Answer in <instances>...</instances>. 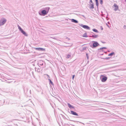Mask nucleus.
I'll list each match as a JSON object with an SVG mask.
<instances>
[{
	"label": "nucleus",
	"mask_w": 126,
	"mask_h": 126,
	"mask_svg": "<svg viewBox=\"0 0 126 126\" xmlns=\"http://www.w3.org/2000/svg\"><path fill=\"white\" fill-rule=\"evenodd\" d=\"M92 43L93 45H90V46L92 48H95L98 46L99 45L98 43L96 41H92Z\"/></svg>",
	"instance_id": "obj_1"
},
{
	"label": "nucleus",
	"mask_w": 126,
	"mask_h": 126,
	"mask_svg": "<svg viewBox=\"0 0 126 126\" xmlns=\"http://www.w3.org/2000/svg\"><path fill=\"white\" fill-rule=\"evenodd\" d=\"M38 66L40 67H42L41 66H43L42 67V68H43L45 65V63L42 60L39 61L38 62Z\"/></svg>",
	"instance_id": "obj_2"
},
{
	"label": "nucleus",
	"mask_w": 126,
	"mask_h": 126,
	"mask_svg": "<svg viewBox=\"0 0 126 126\" xmlns=\"http://www.w3.org/2000/svg\"><path fill=\"white\" fill-rule=\"evenodd\" d=\"M7 20L4 18H1L0 20V26L3 25L6 22Z\"/></svg>",
	"instance_id": "obj_3"
},
{
	"label": "nucleus",
	"mask_w": 126,
	"mask_h": 126,
	"mask_svg": "<svg viewBox=\"0 0 126 126\" xmlns=\"http://www.w3.org/2000/svg\"><path fill=\"white\" fill-rule=\"evenodd\" d=\"M79 25L84 29H86L89 30H90V28L87 25H84L82 24H79Z\"/></svg>",
	"instance_id": "obj_4"
},
{
	"label": "nucleus",
	"mask_w": 126,
	"mask_h": 126,
	"mask_svg": "<svg viewBox=\"0 0 126 126\" xmlns=\"http://www.w3.org/2000/svg\"><path fill=\"white\" fill-rule=\"evenodd\" d=\"M35 49L36 50L39 51H44L45 50V49L42 48L36 47L35 48Z\"/></svg>",
	"instance_id": "obj_5"
},
{
	"label": "nucleus",
	"mask_w": 126,
	"mask_h": 126,
	"mask_svg": "<svg viewBox=\"0 0 126 126\" xmlns=\"http://www.w3.org/2000/svg\"><path fill=\"white\" fill-rule=\"evenodd\" d=\"M103 77L102 78L101 81L102 82H105L107 80V77L103 76Z\"/></svg>",
	"instance_id": "obj_6"
},
{
	"label": "nucleus",
	"mask_w": 126,
	"mask_h": 126,
	"mask_svg": "<svg viewBox=\"0 0 126 126\" xmlns=\"http://www.w3.org/2000/svg\"><path fill=\"white\" fill-rule=\"evenodd\" d=\"M41 13L43 16H45L47 13V11L45 10H42L41 11Z\"/></svg>",
	"instance_id": "obj_7"
},
{
	"label": "nucleus",
	"mask_w": 126,
	"mask_h": 126,
	"mask_svg": "<svg viewBox=\"0 0 126 126\" xmlns=\"http://www.w3.org/2000/svg\"><path fill=\"white\" fill-rule=\"evenodd\" d=\"M71 113L72 114L76 116H78V114L76 112L73 111H70Z\"/></svg>",
	"instance_id": "obj_8"
},
{
	"label": "nucleus",
	"mask_w": 126,
	"mask_h": 126,
	"mask_svg": "<svg viewBox=\"0 0 126 126\" xmlns=\"http://www.w3.org/2000/svg\"><path fill=\"white\" fill-rule=\"evenodd\" d=\"M24 35L26 36H27L28 35L23 29L20 31Z\"/></svg>",
	"instance_id": "obj_9"
},
{
	"label": "nucleus",
	"mask_w": 126,
	"mask_h": 126,
	"mask_svg": "<svg viewBox=\"0 0 126 126\" xmlns=\"http://www.w3.org/2000/svg\"><path fill=\"white\" fill-rule=\"evenodd\" d=\"M98 35H92V36H91L90 37H92L94 38H96L98 37Z\"/></svg>",
	"instance_id": "obj_10"
},
{
	"label": "nucleus",
	"mask_w": 126,
	"mask_h": 126,
	"mask_svg": "<svg viewBox=\"0 0 126 126\" xmlns=\"http://www.w3.org/2000/svg\"><path fill=\"white\" fill-rule=\"evenodd\" d=\"M50 9V7H46L44 8V9L46 10L47 13H48Z\"/></svg>",
	"instance_id": "obj_11"
},
{
	"label": "nucleus",
	"mask_w": 126,
	"mask_h": 126,
	"mask_svg": "<svg viewBox=\"0 0 126 126\" xmlns=\"http://www.w3.org/2000/svg\"><path fill=\"white\" fill-rule=\"evenodd\" d=\"M114 6L115 7L114 10L115 11H117L118 8V6L116 4H114Z\"/></svg>",
	"instance_id": "obj_12"
},
{
	"label": "nucleus",
	"mask_w": 126,
	"mask_h": 126,
	"mask_svg": "<svg viewBox=\"0 0 126 126\" xmlns=\"http://www.w3.org/2000/svg\"><path fill=\"white\" fill-rule=\"evenodd\" d=\"M71 21L72 22L77 23L78 22V21L76 20L73 19H71Z\"/></svg>",
	"instance_id": "obj_13"
},
{
	"label": "nucleus",
	"mask_w": 126,
	"mask_h": 126,
	"mask_svg": "<svg viewBox=\"0 0 126 126\" xmlns=\"http://www.w3.org/2000/svg\"><path fill=\"white\" fill-rule=\"evenodd\" d=\"M67 104L68 106L70 108H74V107L71 105L69 103H68Z\"/></svg>",
	"instance_id": "obj_14"
},
{
	"label": "nucleus",
	"mask_w": 126,
	"mask_h": 126,
	"mask_svg": "<svg viewBox=\"0 0 126 126\" xmlns=\"http://www.w3.org/2000/svg\"><path fill=\"white\" fill-rule=\"evenodd\" d=\"M114 54V52H112L111 53H110L108 55V56H112Z\"/></svg>",
	"instance_id": "obj_15"
},
{
	"label": "nucleus",
	"mask_w": 126,
	"mask_h": 126,
	"mask_svg": "<svg viewBox=\"0 0 126 126\" xmlns=\"http://www.w3.org/2000/svg\"><path fill=\"white\" fill-rule=\"evenodd\" d=\"M48 80L50 82V84H51L52 85H53L54 84L51 81V80L50 79H48Z\"/></svg>",
	"instance_id": "obj_16"
},
{
	"label": "nucleus",
	"mask_w": 126,
	"mask_h": 126,
	"mask_svg": "<svg viewBox=\"0 0 126 126\" xmlns=\"http://www.w3.org/2000/svg\"><path fill=\"white\" fill-rule=\"evenodd\" d=\"M83 36L84 37H88L87 35V33H84L83 35Z\"/></svg>",
	"instance_id": "obj_17"
},
{
	"label": "nucleus",
	"mask_w": 126,
	"mask_h": 126,
	"mask_svg": "<svg viewBox=\"0 0 126 126\" xmlns=\"http://www.w3.org/2000/svg\"><path fill=\"white\" fill-rule=\"evenodd\" d=\"M93 31L94 32H96L98 33V31L96 29H93Z\"/></svg>",
	"instance_id": "obj_18"
},
{
	"label": "nucleus",
	"mask_w": 126,
	"mask_h": 126,
	"mask_svg": "<svg viewBox=\"0 0 126 126\" xmlns=\"http://www.w3.org/2000/svg\"><path fill=\"white\" fill-rule=\"evenodd\" d=\"M18 29L19 30V31L20 32L22 30V29L18 25Z\"/></svg>",
	"instance_id": "obj_19"
},
{
	"label": "nucleus",
	"mask_w": 126,
	"mask_h": 126,
	"mask_svg": "<svg viewBox=\"0 0 126 126\" xmlns=\"http://www.w3.org/2000/svg\"><path fill=\"white\" fill-rule=\"evenodd\" d=\"M35 70L36 71H37L38 72H39L40 71V70L39 69L37 68H35Z\"/></svg>",
	"instance_id": "obj_20"
},
{
	"label": "nucleus",
	"mask_w": 126,
	"mask_h": 126,
	"mask_svg": "<svg viewBox=\"0 0 126 126\" xmlns=\"http://www.w3.org/2000/svg\"><path fill=\"white\" fill-rule=\"evenodd\" d=\"M71 55L70 54H68L67 55L66 57V58H70V57Z\"/></svg>",
	"instance_id": "obj_21"
},
{
	"label": "nucleus",
	"mask_w": 126,
	"mask_h": 126,
	"mask_svg": "<svg viewBox=\"0 0 126 126\" xmlns=\"http://www.w3.org/2000/svg\"><path fill=\"white\" fill-rule=\"evenodd\" d=\"M106 49V47H102L100 48L99 49H98V50H101L102 49Z\"/></svg>",
	"instance_id": "obj_22"
},
{
	"label": "nucleus",
	"mask_w": 126,
	"mask_h": 126,
	"mask_svg": "<svg viewBox=\"0 0 126 126\" xmlns=\"http://www.w3.org/2000/svg\"><path fill=\"white\" fill-rule=\"evenodd\" d=\"M94 5L93 4H91V7L90 8L93 9L94 8Z\"/></svg>",
	"instance_id": "obj_23"
},
{
	"label": "nucleus",
	"mask_w": 126,
	"mask_h": 126,
	"mask_svg": "<svg viewBox=\"0 0 126 126\" xmlns=\"http://www.w3.org/2000/svg\"><path fill=\"white\" fill-rule=\"evenodd\" d=\"M99 2L100 4H102L103 3V0H100Z\"/></svg>",
	"instance_id": "obj_24"
},
{
	"label": "nucleus",
	"mask_w": 126,
	"mask_h": 126,
	"mask_svg": "<svg viewBox=\"0 0 126 126\" xmlns=\"http://www.w3.org/2000/svg\"><path fill=\"white\" fill-rule=\"evenodd\" d=\"M98 2H96V5L97 6H98Z\"/></svg>",
	"instance_id": "obj_25"
},
{
	"label": "nucleus",
	"mask_w": 126,
	"mask_h": 126,
	"mask_svg": "<svg viewBox=\"0 0 126 126\" xmlns=\"http://www.w3.org/2000/svg\"><path fill=\"white\" fill-rule=\"evenodd\" d=\"M86 49V47H83L82 48V50H85Z\"/></svg>",
	"instance_id": "obj_26"
},
{
	"label": "nucleus",
	"mask_w": 126,
	"mask_h": 126,
	"mask_svg": "<svg viewBox=\"0 0 126 126\" xmlns=\"http://www.w3.org/2000/svg\"><path fill=\"white\" fill-rule=\"evenodd\" d=\"M123 28L125 29H126V26L125 25H124L123 26Z\"/></svg>",
	"instance_id": "obj_27"
},
{
	"label": "nucleus",
	"mask_w": 126,
	"mask_h": 126,
	"mask_svg": "<svg viewBox=\"0 0 126 126\" xmlns=\"http://www.w3.org/2000/svg\"><path fill=\"white\" fill-rule=\"evenodd\" d=\"M75 75H73L72 76V79H74V78L75 77Z\"/></svg>",
	"instance_id": "obj_28"
},
{
	"label": "nucleus",
	"mask_w": 126,
	"mask_h": 126,
	"mask_svg": "<svg viewBox=\"0 0 126 126\" xmlns=\"http://www.w3.org/2000/svg\"><path fill=\"white\" fill-rule=\"evenodd\" d=\"M95 0V2H98V0Z\"/></svg>",
	"instance_id": "obj_29"
},
{
	"label": "nucleus",
	"mask_w": 126,
	"mask_h": 126,
	"mask_svg": "<svg viewBox=\"0 0 126 126\" xmlns=\"http://www.w3.org/2000/svg\"><path fill=\"white\" fill-rule=\"evenodd\" d=\"M90 2H91V3H93L92 0H90Z\"/></svg>",
	"instance_id": "obj_30"
},
{
	"label": "nucleus",
	"mask_w": 126,
	"mask_h": 126,
	"mask_svg": "<svg viewBox=\"0 0 126 126\" xmlns=\"http://www.w3.org/2000/svg\"><path fill=\"white\" fill-rule=\"evenodd\" d=\"M86 56H87V58L88 59V54H86Z\"/></svg>",
	"instance_id": "obj_31"
},
{
	"label": "nucleus",
	"mask_w": 126,
	"mask_h": 126,
	"mask_svg": "<svg viewBox=\"0 0 126 126\" xmlns=\"http://www.w3.org/2000/svg\"><path fill=\"white\" fill-rule=\"evenodd\" d=\"M47 76L48 77V78H49V76L48 75H47Z\"/></svg>",
	"instance_id": "obj_32"
},
{
	"label": "nucleus",
	"mask_w": 126,
	"mask_h": 126,
	"mask_svg": "<svg viewBox=\"0 0 126 126\" xmlns=\"http://www.w3.org/2000/svg\"><path fill=\"white\" fill-rule=\"evenodd\" d=\"M39 14L40 15H41V14H40L39 13Z\"/></svg>",
	"instance_id": "obj_33"
},
{
	"label": "nucleus",
	"mask_w": 126,
	"mask_h": 126,
	"mask_svg": "<svg viewBox=\"0 0 126 126\" xmlns=\"http://www.w3.org/2000/svg\"><path fill=\"white\" fill-rule=\"evenodd\" d=\"M101 30H103V28H102H102H101Z\"/></svg>",
	"instance_id": "obj_34"
}]
</instances>
